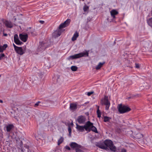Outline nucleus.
I'll return each instance as SVG.
<instances>
[{
    "instance_id": "1",
    "label": "nucleus",
    "mask_w": 152,
    "mask_h": 152,
    "mask_svg": "<svg viewBox=\"0 0 152 152\" xmlns=\"http://www.w3.org/2000/svg\"><path fill=\"white\" fill-rule=\"evenodd\" d=\"M70 19H67L64 23H61L59 26V30L56 31L53 34L54 36L55 37H58L61 34V32H60L61 29L62 28H65L68 26L70 22Z\"/></svg>"
},
{
    "instance_id": "2",
    "label": "nucleus",
    "mask_w": 152,
    "mask_h": 152,
    "mask_svg": "<svg viewBox=\"0 0 152 152\" xmlns=\"http://www.w3.org/2000/svg\"><path fill=\"white\" fill-rule=\"evenodd\" d=\"M104 145L106 146V149L108 147L110 150L113 151H115L116 148L115 146L112 141L110 140H106L104 142Z\"/></svg>"
},
{
    "instance_id": "3",
    "label": "nucleus",
    "mask_w": 152,
    "mask_h": 152,
    "mask_svg": "<svg viewBox=\"0 0 152 152\" xmlns=\"http://www.w3.org/2000/svg\"><path fill=\"white\" fill-rule=\"evenodd\" d=\"M85 56H88V53L87 52L75 54L71 56L68 58L67 59L69 60H72L78 58Z\"/></svg>"
},
{
    "instance_id": "4",
    "label": "nucleus",
    "mask_w": 152,
    "mask_h": 152,
    "mask_svg": "<svg viewBox=\"0 0 152 152\" xmlns=\"http://www.w3.org/2000/svg\"><path fill=\"white\" fill-rule=\"evenodd\" d=\"M118 110L120 113H124L129 111L131 109L129 107L123 105L121 104H119L118 106Z\"/></svg>"
},
{
    "instance_id": "5",
    "label": "nucleus",
    "mask_w": 152,
    "mask_h": 152,
    "mask_svg": "<svg viewBox=\"0 0 152 152\" xmlns=\"http://www.w3.org/2000/svg\"><path fill=\"white\" fill-rule=\"evenodd\" d=\"M86 125L87 126L86 128V131H90L91 130L95 133H98L96 128L93 126V123L88 121L86 123Z\"/></svg>"
},
{
    "instance_id": "6",
    "label": "nucleus",
    "mask_w": 152,
    "mask_h": 152,
    "mask_svg": "<svg viewBox=\"0 0 152 152\" xmlns=\"http://www.w3.org/2000/svg\"><path fill=\"white\" fill-rule=\"evenodd\" d=\"M76 128L77 131L79 132H83L84 131V129H85L86 130V128L87 126L86 125V124L84 126H81L76 124Z\"/></svg>"
},
{
    "instance_id": "7",
    "label": "nucleus",
    "mask_w": 152,
    "mask_h": 152,
    "mask_svg": "<svg viewBox=\"0 0 152 152\" xmlns=\"http://www.w3.org/2000/svg\"><path fill=\"white\" fill-rule=\"evenodd\" d=\"M69 145L73 149H75V150L77 148H81L82 146L78 144L75 142H71L69 144Z\"/></svg>"
},
{
    "instance_id": "8",
    "label": "nucleus",
    "mask_w": 152,
    "mask_h": 152,
    "mask_svg": "<svg viewBox=\"0 0 152 152\" xmlns=\"http://www.w3.org/2000/svg\"><path fill=\"white\" fill-rule=\"evenodd\" d=\"M14 39L15 43L18 45H21L23 44L22 42L19 39L18 35L17 34L14 35Z\"/></svg>"
},
{
    "instance_id": "9",
    "label": "nucleus",
    "mask_w": 152,
    "mask_h": 152,
    "mask_svg": "<svg viewBox=\"0 0 152 152\" xmlns=\"http://www.w3.org/2000/svg\"><path fill=\"white\" fill-rule=\"evenodd\" d=\"M110 15L113 19L115 18V15H118V12L116 10L113 9L110 11Z\"/></svg>"
},
{
    "instance_id": "10",
    "label": "nucleus",
    "mask_w": 152,
    "mask_h": 152,
    "mask_svg": "<svg viewBox=\"0 0 152 152\" xmlns=\"http://www.w3.org/2000/svg\"><path fill=\"white\" fill-rule=\"evenodd\" d=\"M86 120L85 117L83 116L80 115L78 117L77 121L80 124L83 123Z\"/></svg>"
},
{
    "instance_id": "11",
    "label": "nucleus",
    "mask_w": 152,
    "mask_h": 152,
    "mask_svg": "<svg viewBox=\"0 0 152 152\" xmlns=\"http://www.w3.org/2000/svg\"><path fill=\"white\" fill-rule=\"evenodd\" d=\"M96 145L100 148L103 149H106V146L104 145V142H97L96 143Z\"/></svg>"
},
{
    "instance_id": "12",
    "label": "nucleus",
    "mask_w": 152,
    "mask_h": 152,
    "mask_svg": "<svg viewBox=\"0 0 152 152\" xmlns=\"http://www.w3.org/2000/svg\"><path fill=\"white\" fill-rule=\"evenodd\" d=\"M20 39L24 42H26L28 38V35L26 34H20L19 35Z\"/></svg>"
},
{
    "instance_id": "13",
    "label": "nucleus",
    "mask_w": 152,
    "mask_h": 152,
    "mask_svg": "<svg viewBox=\"0 0 152 152\" xmlns=\"http://www.w3.org/2000/svg\"><path fill=\"white\" fill-rule=\"evenodd\" d=\"M14 126L12 124H9L6 126V129L7 132H10L13 129Z\"/></svg>"
},
{
    "instance_id": "14",
    "label": "nucleus",
    "mask_w": 152,
    "mask_h": 152,
    "mask_svg": "<svg viewBox=\"0 0 152 152\" xmlns=\"http://www.w3.org/2000/svg\"><path fill=\"white\" fill-rule=\"evenodd\" d=\"M77 104L75 103H71L70 105V109L72 110H74L76 109L77 108Z\"/></svg>"
},
{
    "instance_id": "15",
    "label": "nucleus",
    "mask_w": 152,
    "mask_h": 152,
    "mask_svg": "<svg viewBox=\"0 0 152 152\" xmlns=\"http://www.w3.org/2000/svg\"><path fill=\"white\" fill-rule=\"evenodd\" d=\"M16 51L18 54L21 55H22L24 53V51L21 47H18Z\"/></svg>"
},
{
    "instance_id": "16",
    "label": "nucleus",
    "mask_w": 152,
    "mask_h": 152,
    "mask_svg": "<svg viewBox=\"0 0 152 152\" xmlns=\"http://www.w3.org/2000/svg\"><path fill=\"white\" fill-rule=\"evenodd\" d=\"M7 47V45L6 44H4L3 46H0V53L3 52Z\"/></svg>"
},
{
    "instance_id": "17",
    "label": "nucleus",
    "mask_w": 152,
    "mask_h": 152,
    "mask_svg": "<svg viewBox=\"0 0 152 152\" xmlns=\"http://www.w3.org/2000/svg\"><path fill=\"white\" fill-rule=\"evenodd\" d=\"M103 103L105 105L110 104V102L108 101L107 97L105 96L104 99Z\"/></svg>"
},
{
    "instance_id": "18",
    "label": "nucleus",
    "mask_w": 152,
    "mask_h": 152,
    "mask_svg": "<svg viewBox=\"0 0 152 152\" xmlns=\"http://www.w3.org/2000/svg\"><path fill=\"white\" fill-rule=\"evenodd\" d=\"M73 125V123L72 122L71 124H70L68 127V131L69 132V136H71V133L72 132L71 127H72Z\"/></svg>"
},
{
    "instance_id": "19",
    "label": "nucleus",
    "mask_w": 152,
    "mask_h": 152,
    "mask_svg": "<svg viewBox=\"0 0 152 152\" xmlns=\"http://www.w3.org/2000/svg\"><path fill=\"white\" fill-rule=\"evenodd\" d=\"M79 36L78 33L77 32H75V34H74L73 37L72 38V40L73 41H74L76 40L77 38Z\"/></svg>"
},
{
    "instance_id": "20",
    "label": "nucleus",
    "mask_w": 152,
    "mask_h": 152,
    "mask_svg": "<svg viewBox=\"0 0 152 152\" xmlns=\"http://www.w3.org/2000/svg\"><path fill=\"white\" fill-rule=\"evenodd\" d=\"M5 25L7 27L12 28V24L11 22L6 21L5 22Z\"/></svg>"
},
{
    "instance_id": "21",
    "label": "nucleus",
    "mask_w": 152,
    "mask_h": 152,
    "mask_svg": "<svg viewBox=\"0 0 152 152\" xmlns=\"http://www.w3.org/2000/svg\"><path fill=\"white\" fill-rule=\"evenodd\" d=\"M64 141V138L63 137H61L58 140L57 145H59L63 142Z\"/></svg>"
},
{
    "instance_id": "22",
    "label": "nucleus",
    "mask_w": 152,
    "mask_h": 152,
    "mask_svg": "<svg viewBox=\"0 0 152 152\" xmlns=\"http://www.w3.org/2000/svg\"><path fill=\"white\" fill-rule=\"evenodd\" d=\"M104 64V62L99 63L97 66L96 67V69L97 70L99 69Z\"/></svg>"
},
{
    "instance_id": "23",
    "label": "nucleus",
    "mask_w": 152,
    "mask_h": 152,
    "mask_svg": "<svg viewBox=\"0 0 152 152\" xmlns=\"http://www.w3.org/2000/svg\"><path fill=\"white\" fill-rule=\"evenodd\" d=\"M148 24L150 26L152 27V18H150L147 20Z\"/></svg>"
},
{
    "instance_id": "24",
    "label": "nucleus",
    "mask_w": 152,
    "mask_h": 152,
    "mask_svg": "<svg viewBox=\"0 0 152 152\" xmlns=\"http://www.w3.org/2000/svg\"><path fill=\"white\" fill-rule=\"evenodd\" d=\"M97 116L99 118H100L101 116V112L99 110V107H98V109L97 110Z\"/></svg>"
},
{
    "instance_id": "25",
    "label": "nucleus",
    "mask_w": 152,
    "mask_h": 152,
    "mask_svg": "<svg viewBox=\"0 0 152 152\" xmlns=\"http://www.w3.org/2000/svg\"><path fill=\"white\" fill-rule=\"evenodd\" d=\"M71 69L73 71H77V67L76 66H72L71 67Z\"/></svg>"
},
{
    "instance_id": "26",
    "label": "nucleus",
    "mask_w": 152,
    "mask_h": 152,
    "mask_svg": "<svg viewBox=\"0 0 152 152\" xmlns=\"http://www.w3.org/2000/svg\"><path fill=\"white\" fill-rule=\"evenodd\" d=\"M70 150V148L68 145L66 146L63 149V150L64 151H65L66 150Z\"/></svg>"
},
{
    "instance_id": "27",
    "label": "nucleus",
    "mask_w": 152,
    "mask_h": 152,
    "mask_svg": "<svg viewBox=\"0 0 152 152\" xmlns=\"http://www.w3.org/2000/svg\"><path fill=\"white\" fill-rule=\"evenodd\" d=\"M88 7L86 5H85L83 7V10L84 11L86 12L88 10Z\"/></svg>"
},
{
    "instance_id": "28",
    "label": "nucleus",
    "mask_w": 152,
    "mask_h": 152,
    "mask_svg": "<svg viewBox=\"0 0 152 152\" xmlns=\"http://www.w3.org/2000/svg\"><path fill=\"white\" fill-rule=\"evenodd\" d=\"M110 118L109 117L107 116H105L104 117V122L108 121L110 120Z\"/></svg>"
},
{
    "instance_id": "29",
    "label": "nucleus",
    "mask_w": 152,
    "mask_h": 152,
    "mask_svg": "<svg viewBox=\"0 0 152 152\" xmlns=\"http://www.w3.org/2000/svg\"><path fill=\"white\" fill-rule=\"evenodd\" d=\"M94 93L93 91H91L89 92H88L87 93H86V94H87V95L88 96H90L92 94Z\"/></svg>"
},
{
    "instance_id": "30",
    "label": "nucleus",
    "mask_w": 152,
    "mask_h": 152,
    "mask_svg": "<svg viewBox=\"0 0 152 152\" xmlns=\"http://www.w3.org/2000/svg\"><path fill=\"white\" fill-rule=\"evenodd\" d=\"M81 148H77L76 149V152H83V151L80 149Z\"/></svg>"
},
{
    "instance_id": "31",
    "label": "nucleus",
    "mask_w": 152,
    "mask_h": 152,
    "mask_svg": "<svg viewBox=\"0 0 152 152\" xmlns=\"http://www.w3.org/2000/svg\"><path fill=\"white\" fill-rule=\"evenodd\" d=\"M110 104H109L108 105H106L105 107V110H108L109 108Z\"/></svg>"
},
{
    "instance_id": "32",
    "label": "nucleus",
    "mask_w": 152,
    "mask_h": 152,
    "mask_svg": "<svg viewBox=\"0 0 152 152\" xmlns=\"http://www.w3.org/2000/svg\"><path fill=\"white\" fill-rule=\"evenodd\" d=\"M4 53L0 54V60L2 59L4 57Z\"/></svg>"
},
{
    "instance_id": "33",
    "label": "nucleus",
    "mask_w": 152,
    "mask_h": 152,
    "mask_svg": "<svg viewBox=\"0 0 152 152\" xmlns=\"http://www.w3.org/2000/svg\"><path fill=\"white\" fill-rule=\"evenodd\" d=\"M13 46L15 48V50H16V49L18 48V47H17L14 44H13Z\"/></svg>"
},
{
    "instance_id": "34",
    "label": "nucleus",
    "mask_w": 152,
    "mask_h": 152,
    "mask_svg": "<svg viewBox=\"0 0 152 152\" xmlns=\"http://www.w3.org/2000/svg\"><path fill=\"white\" fill-rule=\"evenodd\" d=\"M40 103V102H37V103H36L35 104L34 106L35 107H37V106L39 105V103Z\"/></svg>"
},
{
    "instance_id": "35",
    "label": "nucleus",
    "mask_w": 152,
    "mask_h": 152,
    "mask_svg": "<svg viewBox=\"0 0 152 152\" xmlns=\"http://www.w3.org/2000/svg\"><path fill=\"white\" fill-rule=\"evenodd\" d=\"M121 152H126V151L124 149H122L121 150Z\"/></svg>"
},
{
    "instance_id": "36",
    "label": "nucleus",
    "mask_w": 152,
    "mask_h": 152,
    "mask_svg": "<svg viewBox=\"0 0 152 152\" xmlns=\"http://www.w3.org/2000/svg\"><path fill=\"white\" fill-rule=\"evenodd\" d=\"M136 67L137 68H139V65L137 64H136Z\"/></svg>"
},
{
    "instance_id": "37",
    "label": "nucleus",
    "mask_w": 152,
    "mask_h": 152,
    "mask_svg": "<svg viewBox=\"0 0 152 152\" xmlns=\"http://www.w3.org/2000/svg\"><path fill=\"white\" fill-rule=\"evenodd\" d=\"M41 23H43L44 21H42V20H40L39 21Z\"/></svg>"
},
{
    "instance_id": "38",
    "label": "nucleus",
    "mask_w": 152,
    "mask_h": 152,
    "mask_svg": "<svg viewBox=\"0 0 152 152\" xmlns=\"http://www.w3.org/2000/svg\"><path fill=\"white\" fill-rule=\"evenodd\" d=\"M3 102V101L2 100L0 99V103H2Z\"/></svg>"
},
{
    "instance_id": "39",
    "label": "nucleus",
    "mask_w": 152,
    "mask_h": 152,
    "mask_svg": "<svg viewBox=\"0 0 152 152\" xmlns=\"http://www.w3.org/2000/svg\"><path fill=\"white\" fill-rule=\"evenodd\" d=\"M138 135H140V136H142V135L141 134H138ZM141 136H140V137Z\"/></svg>"
},
{
    "instance_id": "40",
    "label": "nucleus",
    "mask_w": 152,
    "mask_h": 152,
    "mask_svg": "<svg viewBox=\"0 0 152 152\" xmlns=\"http://www.w3.org/2000/svg\"><path fill=\"white\" fill-rule=\"evenodd\" d=\"M4 35L5 36H6L7 35V34H4Z\"/></svg>"
},
{
    "instance_id": "41",
    "label": "nucleus",
    "mask_w": 152,
    "mask_h": 152,
    "mask_svg": "<svg viewBox=\"0 0 152 152\" xmlns=\"http://www.w3.org/2000/svg\"><path fill=\"white\" fill-rule=\"evenodd\" d=\"M1 77V75H0V77Z\"/></svg>"
}]
</instances>
